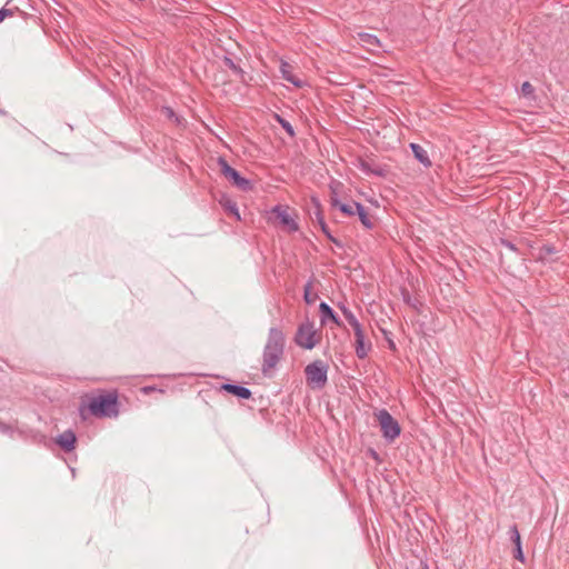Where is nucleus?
Listing matches in <instances>:
<instances>
[{"label":"nucleus","instance_id":"obj_1","mask_svg":"<svg viewBox=\"0 0 569 569\" xmlns=\"http://www.w3.org/2000/svg\"><path fill=\"white\" fill-rule=\"evenodd\" d=\"M329 366L321 359H317L305 368L306 383L312 390H321L328 382Z\"/></svg>","mask_w":569,"mask_h":569},{"label":"nucleus","instance_id":"obj_2","mask_svg":"<svg viewBox=\"0 0 569 569\" xmlns=\"http://www.w3.org/2000/svg\"><path fill=\"white\" fill-rule=\"evenodd\" d=\"M88 410L97 417H112L118 413L117 396L102 393L90 399Z\"/></svg>","mask_w":569,"mask_h":569},{"label":"nucleus","instance_id":"obj_3","mask_svg":"<svg viewBox=\"0 0 569 569\" xmlns=\"http://www.w3.org/2000/svg\"><path fill=\"white\" fill-rule=\"evenodd\" d=\"M375 417L379 422L382 437L388 442L395 441L400 436L401 427L387 409L378 410Z\"/></svg>","mask_w":569,"mask_h":569},{"label":"nucleus","instance_id":"obj_4","mask_svg":"<svg viewBox=\"0 0 569 569\" xmlns=\"http://www.w3.org/2000/svg\"><path fill=\"white\" fill-rule=\"evenodd\" d=\"M321 335L315 329L313 323L306 322L299 326L295 342L307 350L313 349L320 341Z\"/></svg>","mask_w":569,"mask_h":569},{"label":"nucleus","instance_id":"obj_5","mask_svg":"<svg viewBox=\"0 0 569 569\" xmlns=\"http://www.w3.org/2000/svg\"><path fill=\"white\" fill-rule=\"evenodd\" d=\"M219 164L223 176L232 182L238 189L242 191L251 190L252 183L250 180L240 176V173L229 166L226 159L219 158Z\"/></svg>","mask_w":569,"mask_h":569},{"label":"nucleus","instance_id":"obj_6","mask_svg":"<svg viewBox=\"0 0 569 569\" xmlns=\"http://www.w3.org/2000/svg\"><path fill=\"white\" fill-rule=\"evenodd\" d=\"M341 186L340 182L330 183V203L332 207L338 208L345 216L351 217L356 214L355 204L357 201H351L350 203H343L338 198V188Z\"/></svg>","mask_w":569,"mask_h":569},{"label":"nucleus","instance_id":"obj_7","mask_svg":"<svg viewBox=\"0 0 569 569\" xmlns=\"http://www.w3.org/2000/svg\"><path fill=\"white\" fill-rule=\"evenodd\" d=\"M357 167L367 174L386 178L389 173V168L386 164H377L372 159L358 158Z\"/></svg>","mask_w":569,"mask_h":569},{"label":"nucleus","instance_id":"obj_8","mask_svg":"<svg viewBox=\"0 0 569 569\" xmlns=\"http://www.w3.org/2000/svg\"><path fill=\"white\" fill-rule=\"evenodd\" d=\"M400 295L403 301L416 310L418 313L422 312V309L427 302V298H419L411 293L407 287H399Z\"/></svg>","mask_w":569,"mask_h":569},{"label":"nucleus","instance_id":"obj_9","mask_svg":"<svg viewBox=\"0 0 569 569\" xmlns=\"http://www.w3.org/2000/svg\"><path fill=\"white\" fill-rule=\"evenodd\" d=\"M509 536H510L511 542L515 546V548H513V558L519 560L520 562H525L526 558H525V555H523V551H522L521 537H520V532L518 530L517 525L510 526V528H509Z\"/></svg>","mask_w":569,"mask_h":569},{"label":"nucleus","instance_id":"obj_10","mask_svg":"<svg viewBox=\"0 0 569 569\" xmlns=\"http://www.w3.org/2000/svg\"><path fill=\"white\" fill-rule=\"evenodd\" d=\"M356 355L359 359H365L371 350V342L365 341V332L362 329L355 331Z\"/></svg>","mask_w":569,"mask_h":569},{"label":"nucleus","instance_id":"obj_11","mask_svg":"<svg viewBox=\"0 0 569 569\" xmlns=\"http://www.w3.org/2000/svg\"><path fill=\"white\" fill-rule=\"evenodd\" d=\"M536 250V252H532L531 254L537 259L541 261L547 260H555V256L559 252L555 244L552 243H545L538 248H532Z\"/></svg>","mask_w":569,"mask_h":569},{"label":"nucleus","instance_id":"obj_12","mask_svg":"<svg viewBox=\"0 0 569 569\" xmlns=\"http://www.w3.org/2000/svg\"><path fill=\"white\" fill-rule=\"evenodd\" d=\"M356 214H358L359 220L366 229H373L376 224V219L372 214H370L367 208L362 203L355 204Z\"/></svg>","mask_w":569,"mask_h":569},{"label":"nucleus","instance_id":"obj_13","mask_svg":"<svg viewBox=\"0 0 569 569\" xmlns=\"http://www.w3.org/2000/svg\"><path fill=\"white\" fill-rule=\"evenodd\" d=\"M315 219L317 220L321 231L325 233V236L333 243H336L339 247H342V243L338 241L331 233L327 222L325 221L322 211L320 209V204L317 202L316 210H315Z\"/></svg>","mask_w":569,"mask_h":569},{"label":"nucleus","instance_id":"obj_14","mask_svg":"<svg viewBox=\"0 0 569 569\" xmlns=\"http://www.w3.org/2000/svg\"><path fill=\"white\" fill-rule=\"evenodd\" d=\"M321 323H326L328 320L341 326L340 319L333 309L326 302H321L319 306Z\"/></svg>","mask_w":569,"mask_h":569},{"label":"nucleus","instance_id":"obj_15","mask_svg":"<svg viewBox=\"0 0 569 569\" xmlns=\"http://www.w3.org/2000/svg\"><path fill=\"white\" fill-rule=\"evenodd\" d=\"M410 149L415 156V158L423 164V167L429 168L431 167V160L429 159V156L427 151L418 143H410Z\"/></svg>","mask_w":569,"mask_h":569},{"label":"nucleus","instance_id":"obj_16","mask_svg":"<svg viewBox=\"0 0 569 569\" xmlns=\"http://www.w3.org/2000/svg\"><path fill=\"white\" fill-rule=\"evenodd\" d=\"M58 443L66 450H72L76 443V436L72 431H66L58 438Z\"/></svg>","mask_w":569,"mask_h":569},{"label":"nucleus","instance_id":"obj_17","mask_svg":"<svg viewBox=\"0 0 569 569\" xmlns=\"http://www.w3.org/2000/svg\"><path fill=\"white\" fill-rule=\"evenodd\" d=\"M222 389L227 390L228 392L243 399H248L251 396V392L249 389L240 386L234 385H223Z\"/></svg>","mask_w":569,"mask_h":569},{"label":"nucleus","instance_id":"obj_18","mask_svg":"<svg viewBox=\"0 0 569 569\" xmlns=\"http://www.w3.org/2000/svg\"><path fill=\"white\" fill-rule=\"evenodd\" d=\"M269 221H272L276 224L284 227V209L280 204L276 206L272 212L270 213Z\"/></svg>","mask_w":569,"mask_h":569},{"label":"nucleus","instance_id":"obj_19","mask_svg":"<svg viewBox=\"0 0 569 569\" xmlns=\"http://www.w3.org/2000/svg\"><path fill=\"white\" fill-rule=\"evenodd\" d=\"M221 206L223 207L224 211L229 214L234 216L238 220H240V214L238 210V206L234 201L228 198H223L220 200Z\"/></svg>","mask_w":569,"mask_h":569},{"label":"nucleus","instance_id":"obj_20","mask_svg":"<svg viewBox=\"0 0 569 569\" xmlns=\"http://www.w3.org/2000/svg\"><path fill=\"white\" fill-rule=\"evenodd\" d=\"M341 311L348 321V323L352 327L353 331L362 329L360 322L357 320L355 315L346 307H341Z\"/></svg>","mask_w":569,"mask_h":569},{"label":"nucleus","instance_id":"obj_21","mask_svg":"<svg viewBox=\"0 0 569 569\" xmlns=\"http://www.w3.org/2000/svg\"><path fill=\"white\" fill-rule=\"evenodd\" d=\"M287 82L292 83L296 88H303L309 86L308 81L303 78H300L293 74L290 70L287 69Z\"/></svg>","mask_w":569,"mask_h":569},{"label":"nucleus","instance_id":"obj_22","mask_svg":"<svg viewBox=\"0 0 569 569\" xmlns=\"http://www.w3.org/2000/svg\"><path fill=\"white\" fill-rule=\"evenodd\" d=\"M535 87L529 82L525 81L521 86V96L528 100H536Z\"/></svg>","mask_w":569,"mask_h":569},{"label":"nucleus","instance_id":"obj_23","mask_svg":"<svg viewBox=\"0 0 569 569\" xmlns=\"http://www.w3.org/2000/svg\"><path fill=\"white\" fill-rule=\"evenodd\" d=\"M278 361L279 358L272 353L270 348H268L264 355V370L273 368Z\"/></svg>","mask_w":569,"mask_h":569},{"label":"nucleus","instance_id":"obj_24","mask_svg":"<svg viewBox=\"0 0 569 569\" xmlns=\"http://www.w3.org/2000/svg\"><path fill=\"white\" fill-rule=\"evenodd\" d=\"M499 243L501 246H503L505 248H507L508 250H510L511 252H513L516 256L521 254L520 248L517 247L515 243H512L510 240L505 239V238H499Z\"/></svg>","mask_w":569,"mask_h":569},{"label":"nucleus","instance_id":"obj_25","mask_svg":"<svg viewBox=\"0 0 569 569\" xmlns=\"http://www.w3.org/2000/svg\"><path fill=\"white\" fill-rule=\"evenodd\" d=\"M298 222L287 212V233L298 232Z\"/></svg>","mask_w":569,"mask_h":569},{"label":"nucleus","instance_id":"obj_26","mask_svg":"<svg viewBox=\"0 0 569 569\" xmlns=\"http://www.w3.org/2000/svg\"><path fill=\"white\" fill-rule=\"evenodd\" d=\"M305 288V300L307 303H313L317 298H318V295L317 292H312L313 288L315 287H303Z\"/></svg>","mask_w":569,"mask_h":569},{"label":"nucleus","instance_id":"obj_27","mask_svg":"<svg viewBox=\"0 0 569 569\" xmlns=\"http://www.w3.org/2000/svg\"><path fill=\"white\" fill-rule=\"evenodd\" d=\"M360 38L362 41H365L366 43L370 44V46H378L379 44V40L376 36L373 34H369V33H360Z\"/></svg>","mask_w":569,"mask_h":569},{"label":"nucleus","instance_id":"obj_28","mask_svg":"<svg viewBox=\"0 0 569 569\" xmlns=\"http://www.w3.org/2000/svg\"><path fill=\"white\" fill-rule=\"evenodd\" d=\"M224 64L230 68L233 72L236 73H242V70L240 67H238L233 61L232 59L226 57L224 58Z\"/></svg>","mask_w":569,"mask_h":569},{"label":"nucleus","instance_id":"obj_29","mask_svg":"<svg viewBox=\"0 0 569 569\" xmlns=\"http://www.w3.org/2000/svg\"><path fill=\"white\" fill-rule=\"evenodd\" d=\"M12 16V11L6 8L0 9V22L4 20L6 17Z\"/></svg>","mask_w":569,"mask_h":569},{"label":"nucleus","instance_id":"obj_30","mask_svg":"<svg viewBox=\"0 0 569 569\" xmlns=\"http://www.w3.org/2000/svg\"><path fill=\"white\" fill-rule=\"evenodd\" d=\"M164 112L168 118L174 119L176 121H179V117L174 113V111L171 108H164Z\"/></svg>","mask_w":569,"mask_h":569},{"label":"nucleus","instance_id":"obj_31","mask_svg":"<svg viewBox=\"0 0 569 569\" xmlns=\"http://www.w3.org/2000/svg\"><path fill=\"white\" fill-rule=\"evenodd\" d=\"M412 289H413V291L411 293H413L416 297L427 298L421 288L412 287Z\"/></svg>","mask_w":569,"mask_h":569},{"label":"nucleus","instance_id":"obj_32","mask_svg":"<svg viewBox=\"0 0 569 569\" xmlns=\"http://www.w3.org/2000/svg\"><path fill=\"white\" fill-rule=\"evenodd\" d=\"M287 134L290 137H295V130L288 121H287Z\"/></svg>","mask_w":569,"mask_h":569},{"label":"nucleus","instance_id":"obj_33","mask_svg":"<svg viewBox=\"0 0 569 569\" xmlns=\"http://www.w3.org/2000/svg\"><path fill=\"white\" fill-rule=\"evenodd\" d=\"M279 71L284 74V60L283 59H280L279 60Z\"/></svg>","mask_w":569,"mask_h":569},{"label":"nucleus","instance_id":"obj_34","mask_svg":"<svg viewBox=\"0 0 569 569\" xmlns=\"http://www.w3.org/2000/svg\"><path fill=\"white\" fill-rule=\"evenodd\" d=\"M276 119L282 126V128H284V118L280 114H276Z\"/></svg>","mask_w":569,"mask_h":569},{"label":"nucleus","instance_id":"obj_35","mask_svg":"<svg viewBox=\"0 0 569 569\" xmlns=\"http://www.w3.org/2000/svg\"><path fill=\"white\" fill-rule=\"evenodd\" d=\"M387 340H388L389 349H391V350H396V345H395L393 340H391V339H389V338H387Z\"/></svg>","mask_w":569,"mask_h":569},{"label":"nucleus","instance_id":"obj_36","mask_svg":"<svg viewBox=\"0 0 569 569\" xmlns=\"http://www.w3.org/2000/svg\"><path fill=\"white\" fill-rule=\"evenodd\" d=\"M86 415H87V408H86L84 406H82V407L80 408V416H81L83 419H86Z\"/></svg>","mask_w":569,"mask_h":569},{"label":"nucleus","instance_id":"obj_37","mask_svg":"<svg viewBox=\"0 0 569 569\" xmlns=\"http://www.w3.org/2000/svg\"><path fill=\"white\" fill-rule=\"evenodd\" d=\"M371 455H372V457H373L376 460H378V458H379V457H378V453H377L375 450H371Z\"/></svg>","mask_w":569,"mask_h":569},{"label":"nucleus","instance_id":"obj_38","mask_svg":"<svg viewBox=\"0 0 569 569\" xmlns=\"http://www.w3.org/2000/svg\"><path fill=\"white\" fill-rule=\"evenodd\" d=\"M421 569H429L426 563L422 565Z\"/></svg>","mask_w":569,"mask_h":569}]
</instances>
